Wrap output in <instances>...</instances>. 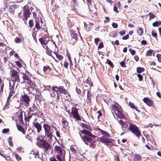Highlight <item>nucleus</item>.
I'll use <instances>...</instances> for the list:
<instances>
[{"label":"nucleus","mask_w":161,"mask_h":161,"mask_svg":"<svg viewBox=\"0 0 161 161\" xmlns=\"http://www.w3.org/2000/svg\"><path fill=\"white\" fill-rule=\"evenodd\" d=\"M20 100L23 104H25V106L27 107L29 105V102L31 101L29 97L27 94H25L21 96Z\"/></svg>","instance_id":"f8f14e48"},{"label":"nucleus","mask_w":161,"mask_h":161,"mask_svg":"<svg viewBox=\"0 0 161 161\" xmlns=\"http://www.w3.org/2000/svg\"><path fill=\"white\" fill-rule=\"evenodd\" d=\"M27 115V116H25V119L26 122H29V120L32 118L33 114H31L30 112H28Z\"/></svg>","instance_id":"7c9ffc66"},{"label":"nucleus","mask_w":161,"mask_h":161,"mask_svg":"<svg viewBox=\"0 0 161 161\" xmlns=\"http://www.w3.org/2000/svg\"><path fill=\"white\" fill-rule=\"evenodd\" d=\"M36 144L40 148L46 151L51 150L52 148L51 144L46 140L43 139L42 136H38L36 138Z\"/></svg>","instance_id":"f03ea898"},{"label":"nucleus","mask_w":161,"mask_h":161,"mask_svg":"<svg viewBox=\"0 0 161 161\" xmlns=\"http://www.w3.org/2000/svg\"><path fill=\"white\" fill-rule=\"evenodd\" d=\"M37 109V106L35 103H33L31 105V106L29 108V111L31 112H34Z\"/></svg>","instance_id":"a878e982"},{"label":"nucleus","mask_w":161,"mask_h":161,"mask_svg":"<svg viewBox=\"0 0 161 161\" xmlns=\"http://www.w3.org/2000/svg\"><path fill=\"white\" fill-rule=\"evenodd\" d=\"M145 70V69L142 67H137L136 68L137 72L138 73H140L142 72H144Z\"/></svg>","instance_id":"37998d69"},{"label":"nucleus","mask_w":161,"mask_h":161,"mask_svg":"<svg viewBox=\"0 0 161 161\" xmlns=\"http://www.w3.org/2000/svg\"><path fill=\"white\" fill-rule=\"evenodd\" d=\"M151 34L152 36L153 37L155 38L157 40H158L157 38V34L155 30H153L151 32Z\"/></svg>","instance_id":"a18cd8bd"},{"label":"nucleus","mask_w":161,"mask_h":161,"mask_svg":"<svg viewBox=\"0 0 161 161\" xmlns=\"http://www.w3.org/2000/svg\"><path fill=\"white\" fill-rule=\"evenodd\" d=\"M39 40L44 48H45L46 45L50 41L49 38L46 36L45 37L44 36L42 37L39 38Z\"/></svg>","instance_id":"4468645a"},{"label":"nucleus","mask_w":161,"mask_h":161,"mask_svg":"<svg viewBox=\"0 0 161 161\" xmlns=\"http://www.w3.org/2000/svg\"><path fill=\"white\" fill-rule=\"evenodd\" d=\"M51 69L50 67L47 65L46 66H44L43 67V70L45 73L47 70H49V71H50L51 70Z\"/></svg>","instance_id":"603ef678"},{"label":"nucleus","mask_w":161,"mask_h":161,"mask_svg":"<svg viewBox=\"0 0 161 161\" xmlns=\"http://www.w3.org/2000/svg\"><path fill=\"white\" fill-rule=\"evenodd\" d=\"M84 26L87 31H89L91 27L94 25V24L89 22H87V23L84 22Z\"/></svg>","instance_id":"5701e85b"},{"label":"nucleus","mask_w":161,"mask_h":161,"mask_svg":"<svg viewBox=\"0 0 161 161\" xmlns=\"http://www.w3.org/2000/svg\"><path fill=\"white\" fill-rule=\"evenodd\" d=\"M37 120V119H35L33 122V126L36 128L37 129V132L39 133L41 131L42 129V126L41 124L38 122H36L35 121Z\"/></svg>","instance_id":"f3484780"},{"label":"nucleus","mask_w":161,"mask_h":161,"mask_svg":"<svg viewBox=\"0 0 161 161\" xmlns=\"http://www.w3.org/2000/svg\"><path fill=\"white\" fill-rule=\"evenodd\" d=\"M120 64L122 67H125V68L126 67L125 62L124 61H122L121 62H120Z\"/></svg>","instance_id":"69168bd1"},{"label":"nucleus","mask_w":161,"mask_h":161,"mask_svg":"<svg viewBox=\"0 0 161 161\" xmlns=\"http://www.w3.org/2000/svg\"><path fill=\"white\" fill-rule=\"evenodd\" d=\"M15 63L16 64L19 68H21L22 66V64L19 61H16L15 62Z\"/></svg>","instance_id":"e2e57ef3"},{"label":"nucleus","mask_w":161,"mask_h":161,"mask_svg":"<svg viewBox=\"0 0 161 161\" xmlns=\"http://www.w3.org/2000/svg\"><path fill=\"white\" fill-rule=\"evenodd\" d=\"M22 16L21 15V12L19 14L18 17L22 19L26 23L27 19L30 17L31 13L30 12L29 9L27 7H25L23 10Z\"/></svg>","instance_id":"0eeeda50"},{"label":"nucleus","mask_w":161,"mask_h":161,"mask_svg":"<svg viewBox=\"0 0 161 161\" xmlns=\"http://www.w3.org/2000/svg\"><path fill=\"white\" fill-rule=\"evenodd\" d=\"M129 125L128 130L139 139L141 135V133L139 128L133 122H129Z\"/></svg>","instance_id":"39448f33"},{"label":"nucleus","mask_w":161,"mask_h":161,"mask_svg":"<svg viewBox=\"0 0 161 161\" xmlns=\"http://www.w3.org/2000/svg\"><path fill=\"white\" fill-rule=\"evenodd\" d=\"M97 141L105 144L111 143L113 140L111 139H109L107 137L103 136L97 138Z\"/></svg>","instance_id":"ddd939ff"},{"label":"nucleus","mask_w":161,"mask_h":161,"mask_svg":"<svg viewBox=\"0 0 161 161\" xmlns=\"http://www.w3.org/2000/svg\"><path fill=\"white\" fill-rule=\"evenodd\" d=\"M142 160V157L138 154H136L134 157V161H141Z\"/></svg>","instance_id":"bb28decb"},{"label":"nucleus","mask_w":161,"mask_h":161,"mask_svg":"<svg viewBox=\"0 0 161 161\" xmlns=\"http://www.w3.org/2000/svg\"><path fill=\"white\" fill-rule=\"evenodd\" d=\"M17 128L22 133L25 134V131L24 130V128L21 125H18L17 126Z\"/></svg>","instance_id":"4c0bfd02"},{"label":"nucleus","mask_w":161,"mask_h":161,"mask_svg":"<svg viewBox=\"0 0 161 161\" xmlns=\"http://www.w3.org/2000/svg\"><path fill=\"white\" fill-rule=\"evenodd\" d=\"M119 123L121 125V128L123 130H125L126 129H128L129 127V122H125L123 120L120 119L118 121Z\"/></svg>","instance_id":"dca6fc26"},{"label":"nucleus","mask_w":161,"mask_h":161,"mask_svg":"<svg viewBox=\"0 0 161 161\" xmlns=\"http://www.w3.org/2000/svg\"><path fill=\"white\" fill-rule=\"evenodd\" d=\"M129 105L132 108L136 110V111L138 112L140 111V110H139L135 106L134 104L130 102L129 103Z\"/></svg>","instance_id":"e433bc0d"},{"label":"nucleus","mask_w":161,"mask_h":161,"mask_svg":"<svg viewBox=\"0 0 161 161\" xmlns=\"http://www.w3.org/2000/svg\"><path fill=\"white\" fill-rule=\"evenodd\" d=\"M13 137L12 136H10L8 139V142L9 145L11 147L13 146V143L12 141Z\"/></svg>","instance_id":"79ce46f5"},{"label":"nucleus","mask_w":161,"mask_h":161,"mask_svg":"<svg viewBox=\"0 0 161 161\" xmlns=\"http://www.w3.org/2000/svg\"><path fill=\"white\" fill-rule=\"evenodd\" d=\"M115 114L120 119H125V115L123 113L122 109L119 110L118 112H115Z\"/></svg>","instance_id":"412c9836"},{"label":"nucleus","mask_w":161,"mask_h":161,"mask_svg":"<svg viewBox=\"0 0 161 161\" xmlns=\"http://www.w3.org/2000/svg\"><path fill=\"white\" fill-rule=\"evenodd\" d=\"M82 140L87 145H89L90 147L94 148L95 147L94 143L96 142V140L93 139V138L87 136H84L83 137L80 134Z\"/></svg>","instance_id":"423d86ee"},{"label":"nucleus","mask_w":161,"mask_h":161,"mask_svg":"<svg viewBox=\"0 0 161 161\" xmlns=\"http://www.w3.org/2000/svg\"><path fill=\"white\" fill-rule=\"evenodd\" d=\"M97 130L100 131V132L101 133V134L103 135V136H105L107 137H109L110 136L109 134L108 133L103 130H101L100 128H97Z\"/></svg>","instance_id":"cd10ccee"},{"label":"nucleus","mask_w":161,"mask_h":161,"mask_svg":"<svg viewBox=\"0 0 161 161\" xmlns=\"http://www.w3.org/2000/svg\"><path fill=\"white\" fill-rule=\"evenodd\" d=\"M129 34H127L124 36L122 37V39L124 40H126L129 38Z\"/></svg>","instance_id":"774afa93"},{"label":"nucleus","mask_w":161,"mask_h":161,"mask_svg":"<svg viewBox=\"0 0 161 161\" xmlns=\"http://www.w3.org/2000/svg\"><path fill=\"white\" fill-rule=\"evenodd\" d=\"M43 127L45 131L46 136L50 139H52L53 133L54 130H56V127L53 125L51 126L46 123L43 124Z\"/></svg>","instance_id":"7ed1b4c3"},{"label":"nucleus","mask_w":161,"mask_h":161,"mask_svg":"<svg viewBox=\"0 0 161 161\" xmlns=\"http://www.w3.org/2000/svg\"><path fill=\"white\" fill-rule=\"evenodd\" d=\"M143 102L149 107H155L153 101L151 100L147 97H145L143 99Z\"/></svg>","instance_id":"2eb2a0df"},{"label":"nucleus","mask_w":161,"mask_h":161,"mask_svg":"<svg viewBox=\"0 0 161 161\" xmlns=\"http://www.w3.org/2000/svg\"><path fill=\"white\" fill-rule=\"evenodd\" d=\"M137 33L139 36H141L142 35L143 33V31L142 28L141 27L139 28L137 31Z\"/></svg>","instance_id":"c03bdc74"},{"label":"nucleus","mask_w":161,"mask_h":161,"mask_svg":"<svg viewBox=\"0 0 161 161\" xmlns=\"http://www.w3.org/2000/svg\"><path fill=\"white\" fill-rule=\"evenodd\" d=\"M11 76L13 79V81L15 82H17L18 83L20 82V77L19 73L16 70H12L11 71Z\"/></svg>","instance_id":"9b49d317"},{"label":"nucleus","mask_w":161,"mask_h":161,"mask_svg":"<svg viewBox=\"0 0 161 161\" xmlns=\"http://www.w3.org/2000/svg\"><path fill=\"white\" fill-rule=\"evenodd\" d=\"M15 5H14L10 7L9 8V12L11 14H14V12L15 9Z\"/></svg>","instance_id":"f704fd0d"},{"label":"nucleus","mask_w":161,"mask_h":161,"mask_svg":"<svg viewBox=\"0 0 161 161\" xmlns=\"http://www.w3.org/2000/svg\"><path fill=\"white\" fill-rule=\"evenodd\" d=\"M137 76L139 78V81H142L143 80V77L141 74H138L137 75Z\"/></svg>","instance_id":"0e129e2a"},{"label":"nucleus","mask_w":161,"mask_h":161,"mask_svg":"<svg viewBox=\"0 0 161 161\" xmlns=\"http://www.w3.org/2000/svg\"><path fill=\"white\" fill-rule=\"evenodd\" d=\"M91 97H87L86 102L87 104L90 105L91 103Z\"/></svg>","instance_id":"5fc2aeb1"},{"label":"nucleus","mask_w":161,"mask_h":161,"mask_svg":"<svg viewBox=\"0 0 161 161\" xmlns=\"http://www.w3.org/2000/svg\"><path fill=\"white\" fill-rule=\"evenodd\" d=\"M9 131V130L8 128L4 129L2 130V132L4 134H6V133L8 132Z\"/></svg>","instance_id":"338daca9"},{"label":"nucleus","mask_w":161,"mask_h":161,"mask_svg":"<svg viewBox=\"0 0 161 161\" xmlns=\"http://www.w3.org/2000/svg\"><path fill=\"white\" fill-rule=\"evenodd\" d=\"M111 110L114 111L115 113V112H118L119 110H121L122 109L120 106L118 104L112 105L111 106Z\"/></svg>","instance_id":"a211bd4d"},{"label":"nucleus","mask_w":161,"mask_h":161,"mask_svg":"<svg viewBox=\"0 0 161 161\" xmlns=\"http://www.w3.org/2000/svg\"><path fill=\"white\" fill-rule=\"evenodd\" d=\"M33 17L34 18H35V22H36V19H39V16L37 17V14H36V13H35V12H33Z\"/></svg>","instance_id":"680f3d73"},{"label":"nucleus","mask_w":161,"mask_h":161,"mask_svg":"<svg viewBox=\"0 0 161 161\" xmlns=\"http://www.w3.org/2000/svg\"><path fill=\"white\" fill-rule=\"evenodd\" d=\"M42 23V21L40 18V19H36V23L35 24V28L34 29V31L35 32H38L39 30H40L41 29L43 30L44 31L47 32V26L46 25H41V23Z\"/></svg>","instance_id":"6e6552de"},{"label":"nucleus","mask_w":161,"mask_h":161,"mask_svg":"<svg viewBox=\"0 0 161 161\" xmlns=\"http://www.w3.org/2000/svg\"><path fill=\"white\" fill-rule=\"evenodd\" d=\"M22 78L24 82L22 83L26 82L28 80H29V79H30V78H29V76L28 75L24 73H22Z\"/></svg>","instance_id":"4be33fe9"},{"label":"nucleus","mask_w":161,"mask_h":161,"mask_svg":"<svg viewBox=\"0 0 161 161\" xmlns=\"http://www.w3.org/2000/svg\"><path fill=\"white\" fill-rule=\"evenodd\" d=\"M14 41L16 43H19L21 41V38H19L18 37H16L14 39Z\"/></svg>","instance_id":"864d4df0"},{"label":"nucleus","mask_w":161,"mask_h":161,"mask_svg":"<svg viewBox=\"0 0 161 161\" xmlns=\"http://www.w3.org/2000/svg\"><path fill=\"white\" fill-rule=\"evenodd\" d=\"M46 50V53L51 57H52V53H54L57 48L55 43L52 41H50L44 48Z\"/></svg>","instance_id":"20e7f679"},{"label":"nucleus","mask_w":161,"mask_h":161,"mask_svg":"<svg viewBox=\"0 0 161 161\" xmlns=\"http://www.w3.org/2000/svg\"><path fill=\"white\" fill-rule=\"evenodd\" d=\"M54 53L56 55V58L58 59L59 60H61L63 58V57L61 55H59L57 53V52H54Z\"/></svg>","instance_id":"49530a36"},{"label":"nucleus","mask_w":161,"mask_h":161,"mask_svg":"<svg viewBox=\"0 0 161 161\" xmlns=\"http://www.w3.org/2000/svg\"><path fill=\"white\" fill-rule=\"evenodd\" d=\"M148 15H149V20H150L154 18L155 17V15L153 14H152L151 12L149 13Z\"/></svg>","instance_id":"4d7b16f0"},{"label":"nucleus","mask_w":161,"mask_h":161,"mask_svg":"<svg viewBox=\"0 0 161 161\" xmlns=\"http://www.w3.org/2000/svg\"><path fill=\"white\" fill-rule=\"evenodd\" d=\"M62 123L63 125V127L64 128H66L68 125V122L67 121L66 118L63 117L62 119Z\"/></svg>","instance_id":"b1692460"},{"label":"nucleus","mask_w":161,"mask_h":161,"mask_svg":"<svg viewBox=\"0 0 161 161\" xmlns=\"http://www.w3.org/2000/svg\"><path fill=\"white\" fill-rule=\"evenodd\" d=\"M4 152H0V155L5 158L10 157L8 155V154H5Z\"/></svg>","instance_id":"de8ad7c7"},{"label":"nucleus","mask_w":161,"mask_h":161,"mask_svg":"<svg viewBox=\"0 0 161 161\" xmlns=\"http://www.w3.org/2000/svg\"><path fill=\"white\" fill-rule=\"evenodd\" d=\"M107 63L108 64L110 67L112 68H113L114 67V65L112 63L111 61L108 59H107Z\"/></svg>","instance_id":"8fccbe9b"},{"label":"nucleus","mask_w":161,"mask_h":161,"mask_svg":"<svg viewBox=\"0 0 161 161\" xmlns=\"http://www.w3.org/2000/svg\"><path fill=\"white\" fill-rule=\"evenodd\" d=\"M65 152H58V154L57 155L56 157L57 156H59L60 158H62L64 160L65 156Z\"/></svg>","instance_id":"473e14b6"},{"label":"nucleus","mask_w":161,"mask_h":161,"mask_svg":"<svg viewBox=\"0 0 161 161\" xmlns=\"http://www.w3.org/2000/svg\"><path fill=\"white\" fill-rule=\"evenodd\" d=\"M70 37H69V43L74 44L76 42L78 39V35L75 31H70Z\"/></svg>","instance_id":"9d476101"},{"label":"nucleus","mask_w":161,"mask_h":161,"mask_svg":"<svg viewBox=\"0 0 161 161\" xmlns=\"http://www.w3.org/2000/svg\"><path fill=\"white\" fill-rule=\"evenodd\" d=\"M36 111V112L35 113V115L38 117H41L43 114L42 112L37 109Z\"/></svg>","instance_id":"a19ab883"},{"label":"nucleus","mask_w":161,"mask_h":161,"mask_svg":"<svg viewBox=\"0 0 161 161\" xmlns=\"http://www.w3.org/2000/svg\"><path fill=\"white\" fill-rule=\"evenodd\" d=\"M161 25V21H156L153 23V25L154 27L158 26Z\"/></svg>","instance_id":"09e8293b"},{"label":"nucleus","mask_w":161,"mask_h":161,"mask_svg":"<svg viewBox=\"0 0 161 161\" xmlns=\"http://www.w3.org/2000/svg\"><path fill=\"white\" fill-rule=\"evenodd\" d=\"M71 114L73 117L75 119L76 121H81L82 119H83V121H85L84 119L80 115L78 112V109L76 107H73L71 108Z\"/></svg>","instance_id":"1a4fd4ad"},{"label":"nucleus","mask_w":161,"mask_h":161,"mask_svg":"<svg viewBox=\"0 0 161 161\" xmlns=\"http://www.w3.org/2000/svg\"><path fill=\"white\" fill-rule=\"evenodd\" d=\"M80 126L83 128H86L87 130H89L91 129L89 123L86 124L85 123H81L80 125Z\"/></svg>","instance_id":"c85d7f7f"},{"label":"nucleus","mask_w":161,"mask_h":161,"mask_svg":"<svg viewBox=\"0 0 161 161\" xmlns=\"http://www.w3.org/2000/svg\"><path fill=\"white\" fill-rule=\"evenodd\" d=\"M36 92L34 93L35 99L39 101L42 99L41 92L38 89H35Z\"/></svg>","instance_id":"aec40b11"},{"label":"nucleus","mask_w":161,"mask_h":161,"mask_svg":"<svg viewBox=\"0 0 161 161\" xmlns=\"http://www.w3.org/2000/svg\"><path fill=\"white\" fill-rule=\"evenodd\" d=\"M29 80H28L26 82L27 83V84L29 86V87L31 88H35L36 87V85L33 82L31 81V79H30Z\"/></svg>","instance_id":"2f4dec72"},{"label":"nucleus","mask_w":161,"mask_h":161,"mask_svg":"<svg viewBox=\"0 0 161 161\" xmlns=\"http://www.w3.org/2000/svg\"><path fill=\"white\" fill-rule=\"evenodd\" d=\"M156 56L157 58L158 62L161 63V54L158 53L157 54Z\"/></svg>","instance_id":"13d9d810"},{"label":"nucleus","mask_w":161,"mask_h":161,"mask_svg":"<svg viewBox=\"0 0 161 161\" xmlns=\"http://www.w3.org/2000/svg\"><path fill=\"white\" fill-rule=\"evenodd\" d=\"M34 22L32 19H31L29 22V26L30 28H32L34 25Z\"/></svg>","instance_id":"6e6d98bb"},{"label":"nucleus","mask_w":161,"mask_h":161,"mask_svg":"<svg viewBox=\"0 0 161 161\" xmlns=\"http://www.w3.org/2000/svg\"><path fill=\"white\" fill-rule=\"evenodd\" d=\"M53 90L57 92V99L59 98L61 96V99H64L67 101H69L71 99L70 95L68 91L65 89L63 86H53L52 88Z\"/></svg>","instance_id":"f257e3e1"},{"label":"nucleus","mask_w":161,"mask_h":161,"mask_svg":"<svg viewBox=\"0 0 161 161\" xmlns=\"http://www.w3.org/2000/svg\"><path fill=\"white\" fill-rule=\"evenodd\" d=\"M153 50L152 49L148 50L146 53V56H150L151 55L152 53H153Z\"/></svg>","instance_id":"3c124183"},{"label":"nucleus","mask_w":161,"mask_h":161,"mask_svg":"<svg viewBox=\"0 0 161 161\" xmlns=\"http://www.w3.org/2000/svg\"><path fill=\"white\" fill-rule=\"evenodd\" d=\"M85 83L89 85L91 87L93 86V83L91 81V80L90 78V77H88L87 80L85 81Z\"/></svg>","instance_id":"72a5a7b5"},{"label":"nucleus","mask_w":161,"mask_h":161,"mask_svg":"<svg viewBox=\"0 0 161 161\" xmlns=\"http://www.w3.org/2000/svg\"><path fill=\"white\" fill-rule=\"evenodd\" d=\"M4 84L1 77H0V93H3V88Z\"/></svg>","instance_id":"393cba45"},{"label":"nucleus","mask_w":161,"mask_h":161,"mask_svg":"<svg viewBox=\"0 0 161 161\" xmlns=\"http://www.w3.org/2000/svg\"><path fill=\"white\" fill-rule=\"evenodd\" d=\"M63 147V145L61 146L56 145L54 148L55 151H62Z\"/></svg>","instance_id":"ea45409f"},{"label":"nucleus","mask_w":161,"mask_h":161,"mask_svg":"<svg viewBox=\"0 0 161 161\" xmlns=\"http://www.w3.org/2000/svg\"><path fill=\"white\" fill-rule=\"evenodd\" d=\"M14 82L13 81H12V82L10 81H9V90H11L14 89Z\"/></svg>","instance_id":"c9c22d12"},{"label":"nucleus","mask_w":161,"mask_h":161,"mask_svg":"<svg viewBox=\"0 0 161 161\" xmlns=\"http://www.w3.org/2000/svg\"><path fill=\"white\" fill-rule=\"evenodd\" d=\"M15 93V92L14 89V90H9V96L8 97V101H9L11 97L14 95ZM8 102H7V103H8Z\"/></svg>","instance_id":"c756f323"},{"label":"nucleus","mask_w":161,"mask_h":161,"mask_svg":"<svg viewBox=\"0 0 161 161\" xmlns=\"http://www.w3.org/2000/svg\"><path fill=\"white\" fill-rule=\"evenodd\" d=\"M81 132L82 133L85 134L84 136H87L89 137H91L95 139L96 137V136L92 134L90 131L83 130L81 131Z\"/></svg>","instance_id":"6ab92c4d"},{"label":"nucleus","mask_w":161,"mask_h":161,"mask_svg":"<svg viewBox=\"0 0 161 161\" xmlns=\"http://www.w3.org/2000/svg\"><path fill=\"white\" fill-rule=\"evenodd\" d=\"M129 51L130 53L132 55H134L136 53V52L135 50H133L130 48L129 49Z\"/></svg>","instance_id":"bf43d9fd"},{"label":"nucleus","mask_w":161,"mask_h":161,"mask_svg":"<svg viewBox=\"0 0 161 161\" xmlns=\"http://www.w3.org/2000/svg\"><path fill=\"white\" fill-rule=\"evenodd\" d=\"M19 120L20 122L22 123L23 122V114L21 113L19 114Z\"/></svg>","instance_id":"052dcab7"},{"label":"nucleus","mask_w":161,"mask_h":161,"mask_svg":"<svg viewBox=\"0 0 161 161\" xmlns=\"http://www.w3.org/2000/svg\"><path fill=\"white\" fill-rule=\"evenodd\" d=\"M102 115V114L101 111L99 110L95 113V117H97L98 119Z\"/></svg>","instance_id":"58836bf2"}]
</instances>
